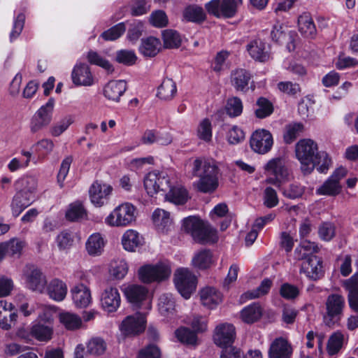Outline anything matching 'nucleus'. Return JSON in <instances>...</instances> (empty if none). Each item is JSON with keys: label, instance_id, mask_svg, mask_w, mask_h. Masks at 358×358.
<instances>
[{"label": "nucleus", "instance_id": "23", "mask_svg": "<svg viewBox=\"0 0 358 358\" xmlns=\"http://www.w3.org/2000/svg\"><path fill=\"white\" fill-rule=\"evenodd\" d=\"M249 55L255 61L266 62L271 58V53L266 43L259 38L250 41L246 45Z\"/></svg>", "mask_w": 358, "mask_h": 358}, {"label": "nucleus", "instance_id": "5", "mask_svg": "<svg viewBox=\"0 0 358 358\" xmlns=\"http://www.w3.org/2000/svg\"><path fill=\"white\" fill-rule=\"evenodd\" d=\"M295 152L302 172L310 173L314 169V159L319 152L317 144L310 138L301 139L296 145Z\"/></svg>", "mask_w": 358, "mask_h": 358}, {"label": "nucleus", "instance_id": "44", "mask_svg": "<svg viewBox=\"0 0 358 358\" xmlns=\"http://www.w3.org/2000/svg\"><path fill=\"white\" fill-rule=\"evenodd\" d=\"M15 301L19 312L24 317L34 314L38 308V304L33 300L27 298L24 294H19L15 296Z\"/></svg>", "mask_w": 358, "mask_h": 358}, {"label": "nucleus", "instance_id": "13", "mask_svg": "<svg viewBox=\"0 0 358 358\" xmlns=\"http://www.w3.org/2000/svg\"><path fill=\"white\" fill-rule=\"evenodd\" d=\"M273 145V138L271 132L262 129L255 131L250 139L251 149L256 153L264 155L268 152Z\"/></svg>", "mask_w": 358, "mask_h": 358}, {"label": "nucleus", "instance_id": "46", "mask_svg": "<svg viewBox=\"0 0 358 358\" xmlns=\"http://www.w3.org/2000/svg\"><path fill=\"white\" fill-rule=\"evenodd\" d=\"M60 323L67 330L74 331L80 329L83 325L82 318L77 314L70 312H63L59 316Z\"/></svg>", "mask_w": 358, "mask_h": 358}, {"label": "nucleus", "instance_id": "50", "mask_svg": "<svg viewBox=\"0 0 358 358\" xmlns=\"http://www.w3.org/2000/svg\"><path fill=\"white\" fill-rule=\"evenodd\" d=\"M17 184L19 185V189L36 196L38 188L36 177L33 176L22 177L17 181Z\"/></svg>", "mask_w": 358, "mask_h": 358}, {"label": "nucleus", "instance_id": "36", "mask_svg": "<svg viewBox=\"0 0 358 358\" xmlns=\"http://www.w3.org/2000/svg\"><path fill=\"white\" fill-rule=\"evenodd\" d=\"M31 335L39 341H48L53 334L52 325L34 322L31 327Z\"/></svg>", "mask_w": 358, "mask_h": 358}, {"label": "nucleus", "instance_id": "16", "mask_svg": "<svg viewBox=\"0 0 358 358\" xmlns=\"http://www.w3.org/2000/svg\"><path fill=\"white\" fill-rule=\"evenodd\" d=\"M113 191V187L107 183L94 182L89 190L90 199L93 205L101 207L109 203Z\"/></svg>", "mask_w": 358, "mask_h": 358}, {"label": "nucleus", "instance_id": "21", "mask_svg": "<svg viewBox=\"0 0 358 358\" xmlns=\"http://www.w3.org/2000/svg\"><path fill=\"white\" fill-rule=\"evenodd\" d=\"M73 84L77 86H91L94 83V77L90 66L85 63H77L71 72Z\"/></svg>", "mask_w": 358, "mask_h": 358}, {"label": "nucleus", "instance_id": "17", "mask_svg": "<svg viewBox=\"0 0 358 358\" xmlns=\"http://www.w3.org/2000/svg\"><path fill=\"white\" fill-rule=\"evenodd\" d=\"M301 264V273L312 280H317L324 275L323 262L320 257L316 255H310L307 259H303Z\"/></svg>", "mask_w": 358, "mask_h": 358}, {"label": "nucleus", "instance_id": "25", "mask_svg": "<svg viewBox=\"0 0 358 358\" xmlns=\"http://www.w3.org/2000/svg\"><path fill=\"white\" fill-rule=\"evenodd\" d=\"M216 261L217 259L210 250L202 249L194 253L191 264L196 269L206 270L214 266Z\"/></svg>", "mask_w": 358, "mask_h": 358}, {"label": "nucleus", "instance_id": "6", "mask_svg": "<svg viewBox=\"0 0 358 358\" xmlns=\"http://www.w3.org/2000/svg\"><path fill=\"white\" fill-rule=\"evenodd\" d=\"M121 289L134 308L144 310L151 309L152 299L145 287L140 285H124Z\"/></svg>", "mask_w": 358, "mask_h": 358}, {"label": "nucleus", "instance_id": "10", "mask_svg": "<svg viewBox=\"0 0 358 358\" xmlns=\"http://www.w3.org/2000/svg\"><path fill=\"white\" fill-rule=\"evenodd\" d=\"M174 282L181 296L188 299L196 290L197 279L188 268H180L175 273Z\"/></svg>", "mask_w": 358, "mask_h": 358}, {"label": "nucleus", "instance_id": "28", "mask_svg": "<svg viewBox=\"0 0 358 358\" xmlns=\"http://www.w3.org/2000/svg\"><path fill=\"white\" fill-rule=\"evenodd\" d=\"M71 292L73 301L78 308H86L92 301L90 289L82 283L72 288Z\"/></svg>", "mask_w": 358, "mask_h": 358}, {"label": "nucleus", "instance_id": "32", "mask_svg": "<svg viewBox=\"0 0 358 358\" xmlns=\"http://www.w3.org/2000/svg\"><path fill=\"white\" fill-rule=\"evenodd\" d=\"M299 31L305 38H313L317 34L314 22L308 13H303L298 18Z\"/></svg>", "mask_w": 358, "mask_h": 358}, {"label": "nucleus", "instance_id": "38", "mask_svg": "<svg viewBox=\"0 0 358 358\" xmlns=\"http://www.w3.org/2000/svg\"><path fill=\"white\" fill-rule=\"evenodd\" d=\"M177 93V86L171 78H164L157 88V96L162 100L173 99Z\"/></svg>", "mask_w": 358, "mask_h": 358}, {"label": "nucleus", "instance_id": "37", "mask_svg": "<svg viewBox=\"0 0 358 358\" xmlns=\"http://www.w3.org/2000/svg\"><path fill=\"white\" fill-rule=\"evenodd\" d=\"M105 246V241L99 233H94L89 236L85 243L87 253L91 256L101 255Z\"/></svg>", "mask_w": 358, "mask_h": 358}, {"label": "nucleus", "instance_id": "9", "mask_svg": "<svg viewBox=\"0 0 358 358\" xmlns=\"http://www.w3.org/2000/svg\"><path fill=\"white\" fill-rule=\"evenodd\" d=\"M136 217L135 206L130 203H124L105 218V223L110 227H126L134 222Z\"/></svg>", "mask_w": 358, "mask_h": 358}, {"label": "nucleus", "instance_id": "29", "mask_svg": "<svg viewBox=\"0 0 358 358\" xmlns=\"http://www.w3.org/2000/svg\"><path fill=\"white\" fill-rule=\"evenodd\" d=\"M344 287L348 292V299L352 310L358 313V275H353L344 282Z\"/></svg>", "mask_w": 358, "mask_h": 358}, {"label": "nucleus", "instance_id": "52", "mask_svg": "<svg viewBox=\"0 0 358 358\" xmlns=\"http://www.w3.org/2000/svg\"><path fill=\"white\" fill-rule=\"evenodd\" d=\"M344 336L340 331L334 333L329 338L327 350L329 355L337 354L343 345Z\"/></svg>", "mask_w": 358, "mask_h": 358}, {"label": "nucleus", "instance_id": "57", "mask_svg": "<svg viewBox=\"0 0 358 358\" xmlns=\"http://www.w3.org/2000/svg\"><path fill=\"white\" fill-rule=\"evenodd\" d=\"M317 233L322 241H330L336 236L335 225L330 222H324L319 225Z\"/></svg>", "mask_w": 358, "mask_h": 358}, {"label": "nucleus", "instance_id": "61", "mask_svg": "<svg viewBox=\"0 0 358 358\" xmlns=\"http://www.w3.org/2000/svg\"><path fill=\"white\" fill-rule=\"evenodd\" d=\"M124 22H120L112 27L101 34V37L106 41H115L120 38L125 31Z\"/></svg>", "mask_w": 358, "mask_h": 358}, {"label": "nucleus", "instance_id": "34", "mask_svg": "<svg viewBox=\"0 0 358 358\" xmlns=\"http://www.w3.org/2000/svg\"><path fill=\"white\" fill-rule=\"evenodd\" d=\"M67 289L66 283L57 278L51 280L47 287L48 296L56 301H62L64 299Z\"/></svg>", "mask_w": 358, "mask_h": 358}, {"label": "nucleus", "instance_id": "8", "mask_svg": "<svg viewBox=\"0 0 358 358\" xmlns=\"http://www.w3.org/2000/svg\"><path fill=\"white\" fill-rule=\"evenodd\" d=\"M326 312L323 316L324 324L331 327L338 324L343 315L345 300L343 296L331 294L325 302Z\"/></svg>", "mask_w": 358, "mask_h": 358}, {"label": "nucleus", "instance_id": "20", "mask_svg": "<svg viewBox=\"0 0 358 358\" xmlns=\"http://www.w3.org/2000/svg\"><path fill=\"white\" fill-rule=\"evenodd\" d=\"M101 306L108 313L117 310L121 304V296L117 287H108L101 295Z\"/></svg>", "mask_w": 358, "mask_h": 358}, {"label": "nucleus", "instance_id": "49", "mask_svg": "<svg viewBox=\"0 0 358 358\" xmlns=\"http://www.w3.org/2000/svg\"><path fill=\"white\" fill-rule=\"evenodd\" d=\"M243 108V103L240 98L233 96L227 99L225 105V111L229 117H236L241 115Z\"/></svg>", "mask_w": 358, "mask_h": 358}, {"label": "nucleus", "instance_id": "55", "mask_svg": "<svg viewBox=\"0 0 358 358\" xmlns=\"http://www.w3.org/2000/svg\"><path fill=\"white\" fill-rule=\"evenodd\" d=\"M106 350V343L101 337H93L87 343V351L90 355H100Z\"/></svg>", "mask_w": 358, "mask_h": 358}, {"label": "nucleus", "instance_id": "2", "mask_svg": "<svg viewBox=\"0 0 358 358\" xmlns=\"http://www.w3.org/2000/svg\"><path fill=\"white\" fill-rule=\"evenodd\" d=\"M192 173L193 176L199 177V180L193 183L196 191L211 194L218 187V168L214 161L196 158L193 162Z\"/></svg>", "mask_w": 358, "mask_h": 358}, {"label": "nucleus", "instance_id": "41", "mask_svg": "<svg viewBox=\"0 0 358 358\" xmlns=\"http://www.w3.org/2000/svg\"><path fill=\"white\" fill-rule=\"evenodd\" d=\"M152 220L156 228L162 232L168 231L172 225L170 213L163 209L157 208L153 212Z\"/></svg>", "mask_w": 358, "mask_h": 358}, {"label": "nucleus", "instance_id": "24", "mask_svg": "<svg viewBox=\"0 0 358 358\" xmlns=\"http://www.w3.org/2000/svg\"><path fill=\"white\" fill-rule=\"evenodd\" d=\"M293 352L291 344L285 338L274 339L268 350V358H290Z\"/></svg>", "mask_w": 358, "mask_h": 358}, {"label": "nucleus", "instance_id": "4", "mask_svg": "<svg viewBox=\"0 0 358 358\" xmlns=\"http://www.w3.org/2000/svg\"><path fill=\"white\" fill-rule=\"evenodd\" d=\"M266 176L265 182L280 187L289 179V170L286 161L282 157H274L264 166Z\"/></svg>", "mask_w": 358, "mask_h": 358}, {"label": "nucleus", "instance_id": "53", "mask_svg": "<svg viewBox=\"0 0 358 358\" xmlns=\"http://www.w3.org/2000/svg\"><path fill=\"white\" fill-rule=\"evenodd\" d=\"M164 46L167 48H176L181 44V38L178 31L166 29L162 32Z\"/></svg>", "mask_w": 358, "mask_h": 358}, {"label": "nucleus", "instance_id": "33", "mask_svg": "<svg viewBox=\"0 0 358 358\" xmlns=\"http://www.w3.org/2000/svg\"><path fill=\"white\" fill-rule=\"evenodd\" d=\"M202 304L208 308H214L222 301V294L215 288L207 287L200 291Z\"/></svg>", "mask_w": 358, "mask_h": 358}, {"label": "nucleus", "instance_id": "60", "mask_svg": "<svg viewBox=\"0 0 358 358\" xmlns=\"http://www.w3.org/2000/svg\"><path fill=\"white\" fill-rule=\"evenodd\" d=\"M141 141L144 144H152L157 142L162 145H168L171 143L172 138L168 134L163 138L157 136L153 130H147L144 132Z\"/></svg>", "mask_w": 358, "mask_h": 358}, {"label": "nucleus", "instance_id": "3", "mask_svg": "<svg viewBox=\"0 0 358 358\" xmlns=\"http://www.w3.org/2000/svg\"><path fill=\"white\" fill-rule=\"evenodd\" d=\"M182 229L199 243L214 242L215 231L207 223L196 216H189L182 220Z\"/></svg>", "mask_w": 358, "mask_h": 358}, {"label": "nucleus", "instance_id": "45", "mask_svg": "<svg viewBox=\"0 0 358 358\" xmlns=\"http://www.w3.org/2000/svg\"><path fill=\"white\" fill-rule=\"evenodd\" d=\"M262 315V309L259 303H253L245 307L241 311L242 320L247 324H252L258 321Z\"/></svg>", "mask_w": 358, "mask_h": 358}, {"label": "nucleus", "instance_id": "56", "mask_svg": "<svg viewBox=\"0 0 358 358\" xmlns=\"http://www.w3.org/2000/svg\"><path fill=\"white\" fill-rule=\"evenodd\" d=\"M257 108L255 115L258 118L263 119L272 114L273 106L271 101L264 97H259L257 101Z\"/></svg>", "mask_w": 358, "mask_h": 358}, {"label": "nucleus", "instance_id": "26", "mask_svg": "<svg viewBox=\"0 0 358 358\" xmlns=\"http://www.w3.org/2000/svg\"><path fill=\"white\" fill-rule=\"evenodd\" d=\"M24 246L25 242L19 238H12L0 243V262L6 256L19 257Z\"/></svg>", "mask_w": 358, "mask_h": 358}, {"label": "nucleus", "instance_id": "42", "mask_svg": "<svg viewBox=\"0 0 358 358\" xmlns=\"http://www.w3.org/2000/svg\"><path fill=\"white\" fill-rule=\"evenodd\" d=\"M319 251L320 247L317 243L303 240L301 241L299 246L296 248L294 255L297 259L301 260L307 259L308 257L313 255V254L317 253Z\"/></svg>", "mask_w": 358, "mask_h": 358}, {"label": "nucleus", "instance_id": "54", "mask_svg": "<svg viewBox=\"0 0 358 358\" xmlns=\"http://www.w3.org/2000/svg\"><path fill=\"white\" fill-rule=\"evenodd\" d=\"M332 161L329 155L324 151H320L314 159V167L316 166L318 172L326 173L331 166Z\"/></svg>", "mask_w": 358, "mask_h": 358}, {"label": "nucleus", "instance_id": "31", "mask_svg": "<svg viewBox=\"0 0 358 358\" xmlns=\"http://www.w3.org/2000/svg\"><path fill=\"white\" fill-rule=\"evenodd\" d=\"M161 48L160 40L153 36H149L141 40L139 52L144 57H153L159 53Z\"/></svg>", "mask_w": 358, "mask_h": 358}, {"label": "nucleus", "instance_id": "11", "mask_svg": "<svg viewBox=\"0 0 358 358\" xmlns=\"http://www.w3.org/2000/svg\"><path fill=\"white\" fill-rule=\"evenodd\" d=\"M238 3L236 0H210L205 3L207 13L217 18H231L237 12Z\"/></svg>", "mask_w": 358, "mask_h": 358}, {"label": "nucleus", "instance_id": "40", "mask_svg": "<svg viewBox=\"0 0 358 358\" xmlns=\"http://www.w3.org/2000/svg\"><path fill=\"white\" fill-rule=\"evenodd\" d=\"M20 155V156L12 158L8 164L7 167L10 172L14 173L21 169H25L29 166L32 152L22 150Z\"/></svg>", "mask_w": 358, "mask_h": 358}, {"label": "nucleus", "instance_id": "19", "mask_svg": "<svg viewBox=\"0 0 358 358\" xmlns=\"http://www.w3.org/2000/svg\"><path fill=\"white\" fill-rule=\"evenodd\" d=\"M24 275L27 288L32 291L43 292L46 285V280L40 269L32 266H27Z\"/></svg>", "mask_w": 358, "mask_h": 358}, {"label": "nucleus", "instance_id": "43", "mask_svg": "<svg viewBox=\"0 0 358 358\" xmlns=\"http://www.w3.org/2000/svg\"><path fill=\"white\" fill-rule=\"evenodd\" d=\"M123 248L128 251H134L143 243V237L135 230L129 229L122 238Z\"/></svg>", "mask_w": 358, "mask_h": 358}, {"label": "nucleus", "instance_id": "15", "mask_svg": "<svg viewBox=\"0 0 358 358\" xmlns=\"http://www.w3.org/2000/svg\"><path fill=\"white\" fill-rule=\"evenodd\" d=\"M145 313H136L127 316L121 323L120 329L125 336H136L144 331L145 329Z\"/></svg>", "mask_w": 358, "mask_h": 358}, {"label": "nucleus", "instance_id": "14", "mask_svg": "<svg viewBox=\"0 0 358 358\" xmlns=\"http://www.w3.org/2000/svg\"><path fill=\"white\" fill-rule=\"evenodd\" d=\"M347 175L344 167L336 169L331 176L321 185L316 192L319 195L336 196L341 191L340 180Z\"/></svg>", "mask_w": 358, "mask_h": 358}, {"label": "nucleus", "instance_id": "18", "mask_svg": "<svg viewBox=\"0 0 358 358\" xmlns=\"http://www.w3.org/2000/svg\"><path fill=\"white\" fill-rule=\"evenodd\" d=\"M213 338L215 343L223 350L233 348L235 328L230 324H220L216 327Z\"/></svg>", "mask_w": 358, "mask_h": 358}, {"label": "nucleus", "instance_id": "22", "mask_svg": "<svg viewBox=\"0 0 358 358\" xmlns=\"http://www.w3.org/2000/svg\"><path fill=\"white\" fill-rule=\"evenodd\" d=\"M36 200V196L19 189L13 197L10 208L14 217H17Z\"/></svg>", "mask_w": 358, "mask_h": 358}, {"label": "nucleus", "instance_id": "1", "mask_svg": "<svg viewBox=\"0 0 358 358\" xmlns=\"http://www.w3.org/2000/svg\"><path fill=\"white\" fill-rule=\"evenodd\" d=\"M144 187L150 196L159 192H166L164 194L165 200L176 205L184 204L189 199L185 187L181 185L171 186L170 178L165 172H149L144 178Z\"/></svg>", "mask_w": 358, "mask_h": 358}, {"label": "nucleus", "instance_id": "48", "mask_svg": "<svg viewBox=\"0 0 358 358\" xmlns=\"http://www.w3.org/2000/svg\"><path fill=\"white\" fill-rule=\"evenodd\" d=\"M87 215L86 210L80 202L76 201L69 205L66 217L69 221H78Z\"/></svg>", "mask_w": 358, "mask_h": 358}, {"label": "nucleus", "instance_id": "62", "mask_svg": "<svg viewBox=\"0 0 358 358\" xmlns=\"http://www.w3.org/2000/svg\"><path fill=\"white\" fill-rule=\"evenodd\" d=\"M303 131V125L301 123H293L287 126L284 134V140L286 143H292Z\"/></svg>", "mask_w": 358, "mask_h": 358}, {"label": "nucleus", "instance_id": "47", "mask_svg": "<svg viewBox=\"0 0 358 358\" xmlns=\"http://www.w3.org/2000/svg\"><path fill=\"white\" fill-rule=\"evenodd\" d=\"M109 272L115 279L122 280L128 272V265L124 259L114 260L110 263Z\"/></svg>", "mask_w": 358, "mask_h": 358}, {"label": "nucleus", "instance_id": "59", "mask_svg": "<svg viewBox=\"0 0 358 358\" xmlns=\"http://www.w3.org/2000/svg\"><path fill=\"white\" fill-rule=\"evenodd\" d=\"M87 59L91 64L99 66L108 72H112L113 71L111 64L96 52L92 50L89 51L87 55Z\"/></svg>", "mask_w": 358, "mask_h": 358}, {"label": "nucleus", "instance_id": "12", "mask_svg": "<svg viewBox=\"0 0 358 358\" xmlns=\"http://www.w3.org/2000/svg\"><path fill=\"white\" fill-rule=\"evenodd\" d=\"M54 107L55 99L50 98L45 104L38 108L31 120L30 130L32 133H36L50 124L52 119Z\"/></svg>", "mask_w": 358, "mask_h": 358}, {"label": "nucleus", "instance_id": "58", "mask_svg": "<svg viewBox=\"0 0 358 358\" xmlns=\"http://www.w3.org/2000/svg\"><path fill=\"white\" fill-rule=\"evenodd\" d=\"M212 134L211 122L208 118L202 120L196 129L197 137L205 142H209L211 141Z\"/></svg>", "mask_w": 358, "mask_h": 358}, {"label": "nucleus", "instance_id": "39", "mask_svg": "<svg viewBox=\"0 0 358 358\" xmlns=\"http://www.w3.org/2000/svg\"><path fill=\"white\" fill-rule=\"evenodd\" d=\"M176 302L173 295L170 293L162 294L158 300V310L159 313L166 317H171L174 315Z\"/></svg>", "mask_w": 358, "mask_h": 358}, {"label": "nucleus", "instance_id": "7", "mask_svg": "<svg viewBox=\"0 0 358 358\" xmlns=\"http://www.w3.org/2000/svg\"><path fill=\"white\" fill-rule=\"evenodd\" d=\"M171 269L169 262H159L155 264H145L138 271L139 280L143 283L159 282L166 280Z\"/></svg>", "mask_w": 358, "mask_h": 358}, {"label": "nucleus", "instance_id": "64", "mask_svg": "<svg viewBox=\"0 0 358 358\" xmlns=\"http://www.w3.org/2000/svg\"><path fill=\"white\" fill-rule=\"evenodd\" d=\"M161 357L162 352L159 347L150 344L139 351L137 358H161Z\"/></svg>", "mask_w": 358, "mask_h": 358}, {"label": "nucleus", "instance_id": "63", "mask_svg": "<svg viewBox=\"0 0 358 358\" xmlns=\"http://www.w3.org/2000/svg\"><path fill=\"white\" fill-rule=\"evenodd\" d=\"M116 60L118 63L132 66L136 63L137 56L134 50H121L116 53Z\"/></svg>", "mask_w": 358, "mask_h": 358}, {"label": "nucleus", "instance_id": "35", "mask_svg": "<svg viewBox=\"0 0 358 358\" xmlns=\"http://www.w3.org/2000/svg\"><path fill=\"white\" fill-rule=\"evenodd\" d=\"M251 79L250 73L243 69L234 71L231 76V85L237 91L246 92L248 83Z\"/></svg>", "mask_w": 358, "mask_h": 358}, {"label": "nucleus", "instance_id": "30", "mask_svg": "<svg viewBox=\"0 0 358 358\" xmlns=\"http://www.w3.org/2000/svg\"><path fill=\"white\" fill-rule=\"evenodd\" d=\"M126 90L124 80H112L104 87L103 94L109 100L118 101Z\"/></svg>", "mask_w": 358, "mask_h": 358}, {"label": "nucleus", "instance_id": "51", "mask_svg": "<svg viewBox=\"0 0 358 358\" xmlns=\"http://www.w3.org/2000/svg\"><path fill=\"white\" fill-rule=\"evenodd\" d=\"M271 285L272 281L268 278H265L257 289L244 293L241 297L247 299L259 298L266 294L269 292Z\"/></svg>", "mask_w": 358, "mask_h": 358}, {"label": "nucleus", "instance_id": "27", "mask_svg": "<svg viewBox=\"0 0 358 358\" xmlns=\"http://www.w3.org/2000/svg\"><path fill=\"white\" fill-rule=\"evenodd\" d=\"M207 18L204 9L196 4L187 6L182 10V20L187 22L201 24Z\"/></svg>", "mask_w": 358, "mask_h": 358}]
</instances>
